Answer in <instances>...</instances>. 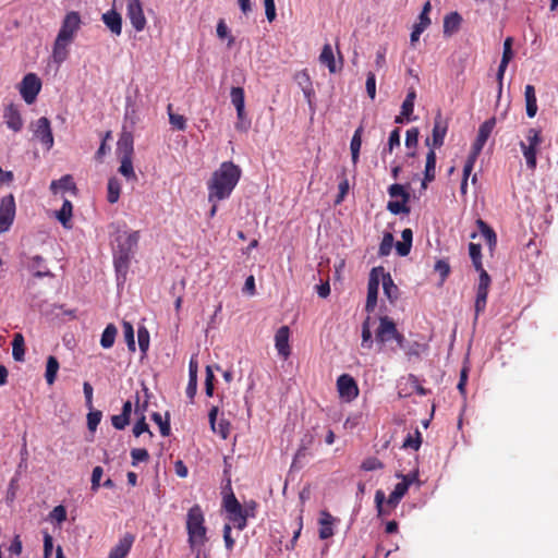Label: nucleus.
I'll return each instance as SVG.
<instances>
[{
    "mask_svg": "<svg viewBox=\"0 0 558 558\" xmlns=\"http://www.w3.org/2000/svg\"><path fill=\"white\" fill-rule=\"evenodd\" d=\"M241 177V169L232 161H225L211 174L207 183L208 201L219 202L228 198Z\"/></svg>",
    "mask_w": 558,
    "mask_h": 558,
    "instance_id": "obj_1",
    "label": "nucleus"
},
{
    "mask_svg": "<svg viewBox=\"0 0 558 558\" xmlns=\"http://www.w3.org/2000/svg\"><path fill=\"white\" fill-rule=\"evenodd\" d=\"M186 532L187 543L191 549L201 550V548L207 543V527L205 525V515L199 505L191 507L186 513Z\"/></svg>",
    "mask_w": 558,
    "mask_h": 558,
    "instance_id": "obj_2",
    "label": "nucleus"
},
{
    "mask_svg": "<svg viewBox=\"0 0 558 558\" xmlns=\"http://www.w3.org/2000/svg\"><path fill=\"white\" fill-rule=\"evenodd\" d=\"M375 340L380 350L395 353L398 349H404L405 337L397 329L396 323L388 316L379 318Z\"/></svg>",
    "mask_w": 558,
    "mask_h": 558,
    "instance_id": "obj_3",
    "label": "nucleus"
},
{
    "mask_svg": "<svg viewBox=\"0 0 558 558\" xmlns=\"http://www.w3.org/2000/svg\"><path fill=\"white\" fill-rule=\"evenodd\" d=\"M412 482L413 477L410 475H402V481L395 486V489L387 499L385 493L381 489H378L375 493V504L378 514H388L391 509H395L409 490Z\"/></svg>",
    "mask_w": 558,
    "mask_h": 558,
    "instance_id": "obj_4",
    "label": "nucleus"
},
{
    "mask_svg": "<svg viewBox=\"0 0 558 558\" xmlns=\"http://www.w3.org/2000/svg\"><path fill=\"white\" fill-rule=\"evenodd\" d=\"M140 240V232L133 231L124 236H119L118 251L114 255V266L118 272L125 271L129 267L130 259L137 246Z\"/></svg>",
    "mask_w": 558,
    "mask_h": 558,
    "instance_id": "obj_5",
    "label": "nucleus"
},
{
    "mask_svg": "<svg viewBox=\"0 0 558 558\" xmlns=\"http://www.w3.org/2000/svg\"><path fill=\"white\" fill-rule=\"evenodd\" d=\"M543 143L542 131L530 128L525 133V141L520 142V148L526 162V167L534 171L537 166V150Z\"/></svg>",
    "mask_w": 558,
    "mask_h": 558,
    "instance_id": "obj_6",
    "label": "nucleus"
},
{
    "mask_svg": "<svg viewBox=\"0 0 558 558\" xmlns=\"http://www.w3.org/2000/svg\"><path fill=\"white\" fill-rule=\"evenodd\" d=\"M223 508L227 512L228 520L239 531H243L247 525L248 511L239 502L233 493L223 498Z\"/></svg>",
    "mask_w": 558,
    "mask_h": 558,
    "instance_id": "obj_7",
    "label": "nucleus"
},
{
    "mask_svg": "<svg viewBox=\"0 0 558 558\" xmlns=\"http://www.w3.org/2000/svg\"><path fill=\"white\" fill-rule=\"evenodd\" d=\"M490 283H492V279L487 271H483L482 274H480L478 284L476 288V296H475V302H474V311H475L474 319L475 320H477L478 316L486 308L487 296H488Z\"/></svg>",
    "mask_w": 558,
    "mask_h": 558,
    "instance_id": "obj_8",
    "label": "nucleus"
},
{
    "mask_svg": "<svg viewBox=\"0 0 558 558\" xmlns=\"http://www.w3.org/2000/svg\"><path fill=\"white\" fill-rule=\"evenodd\" d=\"M40 89L41 82L36 74L28 73L23 77L20 86V93L26 104H33Z\"/></svg>",
    "mask_w": 558,
    "mask_h": 558,
    "instance_id": "obj_9",
    "label": "nucleus"
},
{
    "mask_svg": "<svg viewBox=\"0 0 558 558\" xmlns=\"http://www.w3.org/2000/svg\"><path fill=\"white\" fill-rule=\"evenodd\" d=\"M380 274H383V267H375L371 270L368 284H367V298L365 310L368 313L374 312L377 305L378 290L380 283Z\"/></svg>",
    "mask_w": 558,
    "mask_h": 558,
    "instance_id": "obj_10",
    "label": "nucleus"
},
{
    "mask_svg": "<svg viewBox=\"0 0 558 558\" xmlns=\"http://www.w3.org/2000/svg\"><path fill=\"white\" fill-rule=\"evenodd\" d=\"M15 199L12 194L4 196L0 202V233L7 232L15 218Z\"/></svg>",
    "mask_w": 558,
    "mask_h": 558,
    "instance_id": "obj_11",
    "label": "nucleus"
},
{
    "mask_svg": "<svg viewBox=\"0 0 558 558\" xmlns=\"http://www.w3.org/2000/svg\"><path fill=\"white\" fill-rule=\"evenodd\" d=\"M337 390L340 399L345 402H351L359 396L357 384L355 379L349 374H342L338 377Z\"/></svg>",
    "mask_w": 558,
    "mask_h": 558,
    "instance_id": "obj_12",
    "label": "nucleus"
},
{
    "mask_svg": "<svg viewBox=\"0 0 558 558\" xmlns=\"http://www.w3.org/2000/svg\"><path fill=\"white\" fill-rule=\"evenodd\" d=\"M81 26V16L78 12L71 11L66 13L62 21L61 28L58 33V37H60L61 40L71 41L74 39V36L76 32L80 29Z\"/></svg>",
    "mask_w": 558,
    "mask_h": 558,
    "instance_id": "obj_13",
    "label": "nucleus"
},
{
    "mask_svg": "<svg viewBox=\"0 0 558 558\" xmlns=\"http://www.w3.org/2000/svg\"><path fill=\"white\" fill-rule=\"evenodd\" d=\"M126 16L136 32L145 28L147 22L141 0H128Z\"/></svg>",
    "mask_w": 558,
    "mask_h": 558,
    "instance_id": "obj_14",
    "label": "nucleus"
},
{
    "mask_svg": "<svg viewBox=\"0 0 558 558\" xmlns=\"http://www.w3.org/2000/svg\"><path fill=\"white\" fill-rule=\"evenodd\" d=\"M447 131L448 123L442 119L441 112L438 111L434 119L432 140L426 138L425 144L433 149L440 148L444 145Z\"/></svg>",
    "mask_w": 558,
    "mask_h": 558,
    "instance_id": "obj_15",
    "label": "nucleus"
},
{
    "mask_svg": "<svg viewBox=\"0 0 558 558\" xmlns=\"http://www.w3.org/2000/svg\"><path fill=\"white\" fill-rule=\"evenodd\" d=\"M34 136L38 138L47 149L53 146L54 141L48 118L41 117L36 121Z\"/></svg>",
    "mask_w": 558,
    "mask_h": 558,
    "instance_id": "obj_16",
    "label": "nucleus"
},
{
    "mask_svg": "<svg viewBox=\"0 0 558 558\" xmlns=\"http://www.w3.org/2000/svg\"><path fill=\"white\" fill-rule=\"evenodd\" d=\"M496 125V118H490L486 121H484L480 128H478V133H477V136L474 141V143L472 144V151H474V155H480L485 143L487 142L488 137L490 136L494 128Z\"/></svg>",
    "mask_w": 558,
    "mask_h": 558,
    "instance_id": "obj_17",
    "label": "nucleus"
},
{
    "mask_svg": "<svg viewBox=\"0 0 558 558\" xmlns=\"http://www.w3.org/2000/svg\"><path fill=\"white\" fill-rule=\"evenodd\" d=\"M512 44H513L512 37H507L504 41L502 58H501V61H500V64L498 66V71H497L498 97H500L501 92H502V80H504L506 69H507L510 60L513 57Z\"/></svg>",
    "mask_w": 558,
    "mask_h": 558,
    "instance_id": "obj_18",
    "label": "nucleus"
},
{
    "mask_svg": "<svg viewBox=\"0 0 558 558\" xmlns=\"http://www.w3.org/2000/svg\"><path fill=\"white\" fill-rule=\"evenodd\" d=\"M218 407H213L208 413L210 428L215 434H218L222 439H227L230 434L231 424L228 420L221 418L217 422Z\"/></svg>",
    "mask_w": 558,
    "mask_h": 558,
    "instance_id": "obj_19",
    "label": "nucleus"
},
{
    "mask_svg": "<svg viewBox=\"0 0 558 558\" xmlns=\"http://www.w3.org/2000/svg\"><path fill=\"white\" fill-rule=\"evenodd\" d=\"M290 329L288 326H281L275 335V347L278 354L287 359L291 354L289 344Z\"/></svg>",
    "mask_w": 558,
    "mask_h": 558,
    "instance_id": "obj_20",
    "label": "nucleus"
},
{
    "mask_svg": "<svg viewBox=\"0 0 558 558\" xmlns=\"http://www.w3.org/2000/svg\"><path fill=\"white\" fill-rule=\"evenodd\" d=\"M117 151L120 158L133 157L134 153V138L133 134L130 131H125L123 129L122 133L117 143Z\"/></svg>",
    "mask_w": 558,
    "mask_h": 558,
    "instance_id": "obj_21",
    "label": "nucleus"
},
{
    "mask_svg": "<svg viewBox=\"0 0 558 558\" xmlns=\"http://www.w3.org/2000/svg\"><path fill=\"white\" fill-rule=\"evenodd\" d=\"M3 119L9 129L14 132H19L23 128V120L19 108L14 104H9L4 108Z\"/></svg>",
    "mask_w": 558,
    "mask_h": 558,
    "instance_id": "obj_22",
    "label": "nucleus"
},
{
    "mask_svg": "<svg viewBox=\"0 0 558 558\" xmlns=\"http://www.w3.org/2000/svg\"><path fill=\"white\" fill-rule=\"evenodd\" d=\"M134 535L131 533H126L123 537H121L118 544L110 550L108 558H125L134 543Z\"/></svg>",
    "mask_w": 558,
    "mask_h": 558,
    "instance_id": "obj_23",
    "label": "nucleus"
},
{
    "mask_svg": "<svg viewBox=\"0 0 558 558\" xmlns=\"http://www.w3.org/2000/svg\"><path fill=\"white\" fill-rule=\"evenodd\" d=\"M333 522L335 518L326 510L320 512V518L318 520L319 524V538L328 539L333 535Z\"/></svg>",
    "mask_w": 558,
    "mask_h": 558,
    "instance_id": "obj_24",
    "label": "nucleus"
},
{
    "mask_svg": "<svg viewBox=\"0 0 558 558\" xmlns=\"http://www.w3.org/2000/svg\"><path fill=\"white\" fill-rule=\"evenodd\" d=\"M105 25L111 31L112 34L119 36L122 33V17L114 11L110 10L102 14Z\"/></svg>",
    "mask_w": 558,
    "mask_h": 558,
    "instance_id": "obj_25",
    "label": "nucleus"
},
{
    "mask_svg": "<svg viewBox=\"0 0 558 558\" xmlns=\"http://www.w3.org/2000/svg\"><path fill=\"white\" fill-rule=\"evenodd\" d=\"M197 361L192 357L189 363V383L186 387V396L193 400L197 391Z\"/></svg>",
    "mask_w": 558,
    "mask_h": 558,
    "instance_id": "obj_26",
    "label": "nucleus"
},
{
    "mask_svg": "<svg viewBox=\"0 0 558 558\" xmlns=\"http://www.w3.org/2000/svg\"><path fill=\"white\" fill-rule=\"evenodd\" d=\"M294 80L299 84V86L302 88V92L307 99L308 102H311V98L314 96V88L311 81V77L306 70H302L295 73Z\"/></svg>",
    "mask_w": 558,
    "mask_h": 558,
    "instance_id": "obj_27",
    "label": "nucleus"
},
{
    "mask_svg": "<svg viewBox=\"0 0 558 558\" xmlns=\"http://www.w3.org/2000/svg\"><path fill=\"white\" fill-rule=\"evenodd\" d=\"M381 280H383V288L384 293L387 296V299L393 303L399 298V288L397 284H395L389 272H385V269L383 268V274H380Z\"/></svg>",
    "mask_w": 558,
    "mask_h": 558,
    "instance_id": "obj_28",
    "label": "nucleus"
},
{
    "mask_svg": "<svg viewBox=\"0 0 558 558\" xmlns=\"http://www.w3.org/2000/svg\"><path fill=\"white\" fill-rule=\"evenodd\" d=\"M435 174H436V153H435V149L430 148L426 155L424 179L422 182L423 187H426V184L428 182H432L435 179Z\"/></svg>",
    "mask_w": 558,
    "mask_h": 558,
    "instance_id": "obj_29",
    "label": "nucleus"
},
{
    "mask_svg": "<svg viewBox=\"0 0 558 558\" xmlns=\"http://www.w3.org/2000/svg\"><path fill=\"white\" fill-rule=\"evenodd\" d=\"M29 269L36 278L53 277V274L45 266V259L40 255L31 258Z\"/></svg>",
    "mask_w": 558,
    "mask_h": 558,
    "instance_id": "obj_30",
    "label": "nucleus"
},
{
    "mask_svg": "<svg viewBox=\"0 0 558 558\" xmlns=\"http://www.w3.org/2000/svg\"><path fill=\"white\" fill-rule=\"evenodd\" d=\"M524 97L526 105V114L529 118H534L537 112V99L535 88L533 85L527 84L524 88Z\"/></svg>",
    "mask_w": 558,
    "mask_h": 558,
    "instance_id": "obj_31",
    "label": "nucleus"
},
{
    "mask_svg": "<svg viewBox=\"0 0 558 558\" xmlns=\"http://www.w3.org/2000/svg\"><path fill=\"white\" fill-rule=\"evenodd\" d=\"M476 226L486 240L489 248L493 251L497 245V234L484 220L481 218L476 220Z\"/></svg>",
    "mask_w": 558,
    "mask_h": 558,
    "instance_id": "obj_32",
    "label": "nucleus"
},
{
    "mask_svg": "<svg viewBox=\"0 0 558 558\" xmlns=\"http://www.w3.org/2000/svg\"><path fill=\"white\" fill-rule=\"evenodd\" d=\"M50 190L53 194H57L59 191H75L76 185L72 175L65 174L61 179L52 181Z\"/></svg>",
    "mask_w": 558,
    "mask_h": 558,
    "instance_id": "obj_33",
    "label": "nucleus"
},
{
    "mask_svg": "<svg viewBox=\"0 0 558 558\" xmlns=\"http://www.w3.org/2000/svg\"><path fill=\"white\" fill-rule=\"evenodd\" d=\"M70 44L71 41L61 40L60 37L57 36L52 50V57L54 62L60 64L68 58V46Z\"/></svg>",
    "mask_w": 558,
    "mask_h": 558,
    "instance_id": "obj_34",
    "label": "nucleus"
},
{
    "mask_svg": "<svg viewBox=\"0 0 558 558\" xmlns=\"http://www.w3.org/2000/svg\"><path fill=\"white\" fill-rule=\"evenodd\" d=\"M25 355V341L24 337L21 332H16L13 336L12 341V356L15 361L22 362L24 361Z\"/></svg>",
    "mask_w": 558,
    "mask_h": 558,
    "instance_id": "obj_35",
    "label": "nucleus"
},
{
    "mask_svg": "<svg viewBox=\"0 0 558 558\" xmlns=\"http://www.w3.org/2000/svg\"><path fill=\"white\" fill-rule=\"evenodd\" d=\"M415 98H416V93L413 88H411L408 92L407 97L403 100L402 106H401V113H402V116L405 117L407 121L415 120V118H412V114L414 111Z\"/></svg>",
    "mask_w": 558,
    "mask_h": 558,
    "instance_id": "obj_36",
    "label": "nucleus"
},
{
    "mask_svg": "<svg viewBox=\"0 0 558 558\" xmlns=\"http://www.w3.org/2000/svg\"><path fill=\"white\" fill-rule=\"evenodd\" d=\"M319 61L328 68L330 73L337 72L333 51L329 44L324 45L319 56Z\"/></svg>",
    "mask_w": 558,
    "mask_h": 558,
    "instance_id": "obj_37",
    "label": "nucleus"
},
{
    "mask_svg": "<svg viewBox=\"0 0 558 558\" xmlns=\"http://www.w3.org/2000/svg\"><path fill=\"white\" fill-rule=\"evenodd\" d=\"M469 254L472 259V264L478 274L486 271L482 263V247L480 244L471 242L469 244Z\"/></svg>",
    "mask_w": 558,
    "mask_h": 558,
    "instance_id": "obj_38",
    "label": "nucleus"
},
{
    "mask_svg": "<svg viewBox=\"0 0 558 558\" xmlns=\"http://www.w3.org/2000/svg\"><path fill=\"white\" fill-rule=\"evenodd\" d=\"M117 333L118 329L113 324L107 325L101 333L100 345L104 349H110L114 344Z\"/></svg>",
    "mask_w": 558,
    "mask_h": 558,
    "instance_id": "obj_39",
    "label": "nucleus"
},
{
    "mask_svg": "<svg viewBox=\"0 0 558 558\" xmlns=\"http://www.w3.org/2000/svg\"><path fill=\"white\" fill-rule=\"evenodd\" d=\"M59 371V362L56 356L50 355L47 359L45 378L48 385L56 381L57 373Z\"/></svg>",
    "mask_w": 558,
    "mask_h": 558,
    "instance_id": "obj_40",
    "label": "nucleus"
},
{
    "mask_svg": "<svg viewBox=\"0 0 558 558\" xmlns=\"http://www.w3.org/2000/svg\"><path fill=\"white\" fill-rule=\"evenodd\" d=\"M461 21L462 19L458 12H452L446 15L444 20V33L452 34L456 32L459 28Z\"/></svg>",
    "mask_w": 558,
    "mask_h": 558,
    "instance_id": "obj_41",
    "label": "nucleus"
},
{
    "mask_svg": "<svg viewBox=\"0 0 558 558\" xmlns=\"http://www.w3.org/2000/svg\"><path fill=\"white\" fill-rule=\"evenodd\" d=\"M72 203L69 199H64L62 207L57 211V218L64 228H69V222L72 218Z\"/></svg>",
    "mask_w": 558,
    "mask_h": 558,
    "instance_id": "obj_42",
    "label": "nucleus"
},
{
    "mask_svg": "<svg viewBox=\"0 0 558 558\" xmlns=\"http://www.w3.org/2000/svg\"><path fill=\"white\" fill-rule=\"evenodd\" d=\"M151 420L159 426L160 434L163 437H167V436L170 435V430H171V427H170V415H169L168 412L166 413V417L165 418L162 417V415L160 413L154 412L151 414Z\"/></svg>",
    "mask_w": 558,
    "mask_h": 558,
    "instance_id": "obj_43",
    "label": "nucleus"
},
{
    "mask_svg": "<svg viewBox=\"0 0 558 558\" xmlns=\"http://www.w3.org/2000/svg\"><path fill=\"white\" fill-rule=\"evenodd\" d=\"M362 126L357 128L353 134V137L351 140L350 149L352 155V161L353 163H356L360 156V149L362 145Z\"/></svg>",
    "mask_w": 558,
    "mask_h": 558,
    "instance_id": "obj_44",
    "label": "nucleus"
},
{
    "mask_svg": "<svg viewBox=\"0 0 558 558\" xmlns=\"http://www.w3.org/2000/svg\"><path fill=\"white\" fill-rule=\"evenodd\" d=\"M121 193V183L117 178H110L108 181V196L107 199L110 204L119 201Z\"/></svg>",
    "mask_w": 558,
    "mask_h": 558,
    "instance_id": "obj_45",
    "label": "nucleus"
},
{
    "mask_svg": "<svg viewBox=\"0 0 558 558\" xmlns=\"http://www.w3.org/2000/svg\"><path fill=\"white\" fill-rule=\"evenodd\" d=\"M120 162H121V165L119 167V172L123 177H125L128 180L136 181L137 177L134 172L132 158H129V157L120 158Z\"/></svg>",
    "mask_w": 558,
    "mask_h": 558,
    "instance_id": "obj_46",
    "label": "nucleus"
},
{
    "mask_svg": "<svg viewBox=\"0 0 558 558\" xmlns=\"http://www.w3.org/2000/svg\"><path fill=\"white\" fill-rule=\"evenodd\" d=\"M147 408V402H145L143 404V409H142V415L140 417V420L135 423L134 427H133V435L135 437H140L142 434L144 433H147L149 435V437L151 438L154 436V434L151 433V430L149 429V426L148 424L146 423V420H145V416L143 414V412L146 410Z\"/></svg>",
    "mask_w": 558,
    "mask_h": 558,
    "instance_id": "obj_47",
    "label": "nucleus"
},
{
    "mask_svg": "<svg viewBox=\"0 0 558 558\" xmlns=\"http://www.w3.org/2000/svg\"><path fill=\"white\" fill-rule=\"evenodd\" d=\"M230 98L232 105L236 111H242V107H245V94L242 87H232L230 90Z\"/></svg>",
    "mask_w": 558,
    "mask_h": 558,
    "instance_id": "obj_48",
    "label": "nucleus"
},
{
    "mask_svg": "<svg viewBox=\"0 0 558 558\" xmlns=\"http://www.w3.org/2000/svg\"><path fill=\"white\" fill-rule=\"evenodd\" d=\"M422 445V434L421 432L415 428L414 433L408 434L405 437L402 447L407 449H413L417 451Z\"/></svg>",
    "mask_w": 558,
    "mask_h": 558,
    "instance_id": "obj_49",
    "label": "nucleus"
},
{
    "mask_svg": "<svg viewBox=\"0 0 558 558\" xmlns=\"http://www.w3.org/2000/svg\"><path fill=\"white\" fill-rule=\"evenodd\" d=\"M372 330H371V317L367 316L362 324V348L371 349L373 345Z\"/></svg>",
    "mask_w": 558,
    "mask_h": 558,
    "instance_id": "obj_50",
    "label": "nucleus"
},
{
    "mask_svg": "<svg viewBox=\"0 0 558 558\" xmlns=\"http://www.w3.org/2000/svg\"><path fill=\"white\" fill-rule=\"evenodd\" d=\"M168 114L170 124L180 131H184L186 129V119L182 114H178L172 112V105H168Z\"/></svg>",
    "mask_w": 558,
    "mask_h": 558,
    "instance_id": "obj_51",
    "label": "nucleus"
},
{
    "mask_svg": "<svg viewBox=\"0 0 558 558\" xmlns=\"http://www.w3.org/2000/svg\"><path fill=\"white\" fill-rule=\"evenodd\" d=\"M122 328H123L124 339H125V342L128 344V349L131 352H135L136 347H135L133 325L130 322H125L124 320L123 324H122Z\"/></svg>",
    "mask_w": 558,
    "mask_h": 558,
    "instance_id": "obj_52",
    "label": "nucleus"
},
{
    "mask_svg": "<svg viewBox=\"0 0 558 558\" xmlns=\"http://www.w3.org/2000/svg\"><path fill=\"white\" fill-rule=\"evenodd\" d=\"M408 202H404V199L399 201H390L388 202L387 209L393 214H409L410 208L407 206Z\"/></svg>",
    "mask_w": 558,
    "mask_h": 558,
    "instance_id": "obj_53",
    "label": "nucleus"
},
{
    "mask_svg": "<svg viewBox=\"0 0 558 558\" xmlns=\"http://www.w3.org/2000/svg\"><path fill=\"white\" fill-rule=\"evenodd\" d=\"M393 245V235L391 233H385L379 245L378 254L380 256H387L390 254Z\"/></svg>",
    "mask_w": 558,
    "mask_h": 558,
    "instance_id": "obj_54",
    "label": "nucleus"
},
{
    "mask_svg": "<svg viewBox=\"0 0 558 558\" xmlns=\"http://www.w3.org/2000/svg\"><path fill=\"white\" fill-rule=\"evenodd\" d=\"M388 193L392 198L400 197L401 199H404V202H409L410 199V194L405 191L403 185L398 183L390 185L388 189Z\"/></svg>",
    "mask_w": 558,
    "mask_h": 558,
    "instance_id": "obj_55",
    "label": "nucleus"
},
{
    "mask_svg": "<svg viewBox=\"0 0 558 558\" xmlns=\"http://www.w3.org/2000/svg\"><path fill=\"white\" fill-rule=\"evenodd\" d=\"M137 341L140 350L146 353L149 348V332L145 327H141L137 330Z\"/></svg>",
    "mask_w": 558,
    "mask_h": 558,
    "instance_id": "obj_56",
    "label": "nucleus"
},
{
    "mask_svg": "<svg viewBox=\"0 0 558 558\" xmlns=\"http://www.w3.org/2000/svg\"><path fill=\"white\" fill-rule=\"evenodd\" d=\"M361 468L362 470L364 471H375V470H380L384 468V464L383 462L377 459L376 457H369L367 459H365L362 464H361Z\"/></svg>",
    "mask_w": 558,
    "mask_h": 558,
    "instance_id": "obj_57",
    "label": "nucleus"
},
{
    "mask_svg": "<svg viewBox=\"0 0 558 558\" xmlns=\"http://www.w3.org/2000/svg\"><path fill=\"white\" fill-rule=\"evenodd\" d=\"M132 464L136 465L138 462H145L149 459L148 451L144 448H135L131 450Z\"/></svg>",
    "mask_w": 558,
    "mask_h": 558,
    "instance_id": "obj_58",
    "label": "nucleus"
},
{
    "mask_svg": "<svg viewBox=\"0 0 558 558\" xmlns=\"http://www.w3.org/2000/svg\"><path fill=\"white\" fill-rule=\"evenodd\" d=\"M434 269L439 274L441 282H444L450 274V265L445 259H438L435 264Z\"/></svg>",
    "mask_w": 558,
    "mask_h": 558,
    "instance_id": "obj_59",
    "label": "nucleus"
},
{
    "mask_svg": "<svg viewBox=\"0 0 558 558\" xmlns=\"http://www.w3.org/2000/svg\"><path fill=\"white\" fill-rule=\"evenodd\" d=\"M425 349H426V347L424 344H421L420 342L415 341L408 345L404 344L403 350L409 357H412V356L418 357L421 355L422 351H424Z\"/></svg>",
    "mask_w": 558,
    "mask_h": 558,
    "instance_id": "obj_60",
    "label": "nucleus"
},
{
    "mask_svg": "<svg viewBox=\"0 0 558 558\" xmlns=\"http://www.w3.org/2000/svg\"><path fill=\"white\" fill-rule=\"evenodd\" d=\"M101 412L100 411H90L88 414H87V426H88V429L92 430V432H95L97 426L99 425L100 421H101Z\"/></svg>",
    "mask_w": 558,
    "mask_h": 558,
    "instance_id": "obj_61",
    "label": "nucleus"
},
{
    "mask_svg": "<svg viewBox=\"0 0 558 558\" xmlns=\"http://www.w3.org/2000/svg\"><path fill=\"white\" fill-rule=\"evenodd\" d=\"M477 157H478V155H474V151L471 150L470 155L466 158L464 167H463V178L462 179H465V180L469 179V177L474 168V165L477 160Z\"/></svg>",
    "mask_w": 558,
    "mask_h": 558,
    "instance_id": "obj_62",
    "label": "nucleus"
},
{
    "mask_svg": "<svg viewBox=\"0 0 558 558\" xmlns=\"http://www.w3.org/2000/svg\"><path fill=\"white\" fill-rule=\"evenodd\" d=\"M418 134L417 128L409 129L405 134V146L409 148L415 147L418 142Z\"/></svg>",
    "mask_w": 558,
    "mask_h": 558,
    "instance_id": "obj_63",
    "label": "nucleus"
},
{
    "mask_svg": "<svg viewBox=\"0 0 558 558\" xmlns=\"http://www.w3.org/2000/svg\"><path fill=\"white\" fill-rule=\"evenodd\" d=\"M104 474V469L101 466H95L92 472V490L97 492L100 487V480Z\"/></svg>",
    "mask_w": 558,
    "mask_h": 558,
    "instance_id": "obj_64",
    "label": "nucleus"
}]
</instances>
